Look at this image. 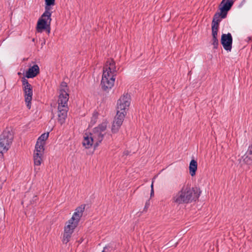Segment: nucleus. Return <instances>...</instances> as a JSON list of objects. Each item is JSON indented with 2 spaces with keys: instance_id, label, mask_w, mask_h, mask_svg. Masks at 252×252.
<instances>
[{
  "instance_id": "f257e3e1",
  "label": "nucleus",
  "mask_w": 252,
  "mask_h": 252,
  "mask_svg": "<svg viewBox=\"0 0 252 252\" xmlns=\"http://www.w3.org/2000/svg\"><path fill=\"white\" fill-rule=\"evenodd\" d=\"M201 191L196 187L191 188L188 185L184 186L172 198L173 203L177 204H189L198 199Z\"/></svg>"
},
{
  "instance_id": "f03ea898",
  "label": "nucleus",
  "mask_w": 252,
  "mask_h": 252,
  "mask_svg": "<svg viewBox=\"0 0 252 252\" xmlns=\"http://www.w3.org/2000/svg\"><path fill=\"white\" fill-rule=\"evenodd\" d=\"M45 11L38 19L36 26V30L38 32H41L46 30L48 33L50 32V24L52 21L50 12V6L55 4V0H45Z\"/></svg>"
},
{
  "instance_id": "7ed1b4c3",
  "label": "nucleus",
  "mask_w": 252,
  "mask_h": 252,
  "mask_svg": "<svg viewBox=\"0 0 252 252\" xmlns=\"http://www.w3.org/2000/svg\"><path fill=\"white\" fill-rule=\"evenodd\" d=\"M69 99V94L63 89L60 90V94L58 100V122L62 125L67 118L68 107L67 105Z\"/></svg>"
},
{
  "instance_id": "20e7f679",
  "label": "nucleus",
  "mask_w": 252,
  "mask_h": 252,
  "mask_svg": "<svg viewBox=\"0 0 252 252\" xmlns=\"http://www.w3.org/2000/svg\"><path fill=\"white\" fill-rule=\"evenodd\" d=\"M14 137L10 127H6L0 135V153L7 152L10 147Z\"/></svg>"
},
{
  "instance_id": "39448f33",
  "label": "nucleus",
  "mask_w": 252,
  "mask_h": 252,
  "mask_svg": "<svg viewBox=\"0 0 252 252\" xmlns=\"http://www.w3.org/2000/svg\"><path fill=\"white\" fill-rule=\"evenodd\" d=\"M107 127V124L103 122L99 125L98 126L94 127L90 135L94 141V148L97 147L103 139L104 133Z\"/></svg>"
},
{
  "instance_id": "423d86ee",
  "label": "nucleus",
  "mask_w": 252,
  "mask_h": 252,
  "mask_svg": "<svg viewBox=\"0 0 252 252\" xmlns=\"http://www.w3.org/2000/svg\"><path fill=\"white\" fill-rule=\"evenodd\" d=\"M22 86L25 94V102L27 103V106L29 109L31 107V101L32 96V87L29 83L28 80L25 77L22 78Z\"/></svg>"
},
{
  "instance_id": "0eeeda50",
  "label": "nucleus",
  "mask_w": 252,
  "mask_h": 252,
  "mask_svg": "<svg viewBox=\"0 0 252 252\" xmlns=\"http://www.w3.org/2000/svg\"><path fill=\"white\" fill-rule=\"evenodd\" d=\"M115 78L109 75L107 72H103L101 81V86L103 90L107 91L114 86Z\"/></svg>"
},
{
  "instance_id": "6e6552de",
  "label": "nucleus",
  "mask_w": 252,
  "mask_h": 252,
  "mask_svg": "<svg viewBox=\"0 0 252 252\" xmlns=\"http://www.w3.org/2000/svg\"><path fill=\"white\" fill-rule=\"evenodd\" d=\"M44 144L36 142L33 155V160L35 165L38 166L41 163L42 156L44 151Z\"/></svg>"
},
{
  "instance_id": "1a4fd4ad",
  "label": "nucleus",
  "mask_w": 252,
  "mask_h": 252,
  "mask_svg": "<svg viewBox=\"0 0 252 252\" xmlns=\"http://www.w3.org/2000/svg\"><path fill=\"white\" fill-rule=\"evenodd\" d=\"M130 95L128 94H124L118 100L117 111L126 112L130 105Z\"/></svg>"
},
{
  "instance_id": "9d476101",
  "label": "nucleus",
  "mask_w": 252,
  "mask_h": 252,
  "mask_svg": "<svg viewBox=\"0 0 252 252\" xmlns=\"http://www.w3.org/2000/svg\"><path fill=\"white\" fill-rule=\"evenodd\" d=\"M231 9L230 4L229 2L226 3L225 5L220 6V12L216 13L213 17V21L220 23L221 19L226 18L228 11Z\"/></svg>"
},
{
  "instance_id": "9b49d317",
  "label": "nucleus",
  "mask_w": 252,
  "mask_h": 252,
  "mask_svg": "<svg viewBox=\"0 0 252 252\" xmlns=\"http://www.w3.org/2000/svg\"><path fill=\"white\" fill-rule=\"evenodd\" d=\"M238 161L242 166L243 164L252 163V144L249 146L247 151L243 156L238 155Z\"/></svg>"
},
{
  "instance_id": "f8f14e48",
  "label": "nucleus",
  "mask_w": 252,
  "mask_h": 252,
  "mask_svg": "<svg viewBox=\"0 0 252 252\" xmlns=\"http://www.w3.org/2000/svg\"><path fill=\"white\" fill-rule=\"evenodd\" d=\"M233 38L230 33L227 34L223 33L221 35L220 42L223 48L226 50L230 51L232 49Z\"/></svg>"
},
{
  "instance_id": "ddd939ff",
  "label": "nucleus",
  "mask_w": 252,
  "mask_h": 252,
  "mask_svg": "<svg viewBox=\"0 0 252 252\" xmlns=\"http://www.w3.org/2000/svg\"><path fill=\"white\" fill-rule=\"evenodd\" d=\"M103 72H107L109 75L115 77L117 75V70L115 65V62L113 59L108 60L103 67Z\"/></svg>"
},
{
  "instance_id": "4468645a",
  "label": "nucleus",
  "mask_w": 252,
  "mask_h": 252,
  "mask_svg": "<svg viewBox=\"0 0 252 252\" xmlns=\"http://www.w3.org/2000/svg\"><path fill=\"white\" fill-rule=\"evenodd\" d=\"M85 205H81V206L78 207L75 209V212L74 213L72 217L69 220L78 224L81 218L83 216V213L85 210Z\"/></svg>"
},
{
  "instance_id": "2eb2a0df",
  "label": "nucleus",
  "mask_w": 252,
  "mask_h": 252,
  "mask_svg": "<svg viewBox=\"0 0 252 252\" xmlns=\"http://www.w3.org/2000/svg\"><path fill=\"white\" fill-rule=\"evenodd\" d=\"M40 72L39 67L37 64H34L30 67L27 71L26 77L28 78H32L36 76Z\"/></svg>"
},
{
  "instance_id": "dca6fc26",
  "label": "nucleus",
  "mask_w": 252,
  "mask_h": 252,
  "mask_svg": "<svg viewBox=\"0 0 252 252\" xmlns=\"http://www.w3.org/2000/svg\"><path fill=\"white\" fill-rule=\"evenodd\" d=\"M66 224V225L64 226L63 233L70 235H72V234L74 232V229L78 225L72 221H71L69 220H68Z\"/></svg>"
},
{
  "instance_id": "f3484780",
  "label": "nucleus",
  "mask_w": 252,
  "mask_h": 252,
  "mask_svg": "<svg viewBox=\"0 0 252 252\" xmlns=\"http://www.w3.org/2000/svg\"><path fill=\"white\" fill-rule=\"evenodd\" d=\"M82 144L86 148L89 149L94 145V141L90 134H85Z\"/></svg>"
},
{
  "instance_id": "a211bd4d",
  "label": "nucleus",
  "mask_w": 252,
  "mask_h": 252,
  "mask_svg": "<svg viewBox=\"0 0 252 252\" xmlns=\"http://www.w3.org/2000/svg\"><path fill=\"white\" fill-rule=\"evenodd\" d=\"M197 168V163L194 159H192L189 163V173L191 176L195 175Z\"/></svg>"
},
{
  "instance_id": "6ab92c4d",
  "label": "nucleus",
  "mask_w": 252,
  "mask_h": 252,
  "mask_svg": "<svg viewBox=\"0 0 252 252\" xmlns=\"http://www.w3.org/2000/svg\"><path fill=\"white\" fill-rule=\"evenodd\" d=\"M49 133H44L42 134L37 139V142L45 144V141L48 138Z\"/></svg>"
},
{
  "instance_id": "aec40b11",
  "label": "nucleus",
  "mask_w": 252,
  "mask_h": 252,
  "mask_svg": "<svg viewBox=\"0 0 252 252\" xmlns=\"http://www.w3.org/2000/svg\"><path fill=\"white\" fill-rule=\"evenodd\" d=\"M126 115V112L122 111H120V112H119L118 111H117V114L115 118L123 121Z\"/></svg>"
},
{
  "instance_id": "412c9836",
  "label": "nucleus",
  "mask_w": 252,
  "mask_h": 252,
  "mask_svg": "<svg viewBox=\"0 0 252 252\" xmlns=\"http://www.w3.org/2000/svg\"><path fill=\"white\" fill-rule=\"evenodd\" d=\"M72 235L63 233L62 241L64 244H67L70 240Z\"/></svg>"
},
{
  "instance_id": "4be33fe9",
  "label": "nucleus",
  "mask_w": 252,
  "mask_h": 252,
  "mask_svg": "<svg viewBox=\"0 0 252 252\" xmlns=\"http://www.w3.org/2000/svg\"><path fill=\"white\" fill-rule=\"evenodd\" d=\"M114 250L115 248L110 245H108L104 248L102 252H111L112 251H113Z\"/></svg>"
},
{
  "instance_id": "5701e85b",
  "label": "nucleus",
  "mask_w": 252,
  "mask_h": 252,
  "mask_svg": "<svg viewBox=\"0 0 252 252\" xmlns=\"http://www.w3.org/2000/svg\"><path fill=\"white\" fill-rule=\"evenodd\" d=\"M212 44L214 46V48L217 49L219 46V40L218 37L212 38Z\"/></svg>"
},
{
  "instance_id": "b1692460",
  "label": "nucleus",
  "mask_w": 252,
  "mask_h": 252,
  "mask_svg": "<svg viewBox=\"0 0 252 252\" xmlns=\"http://www.w3.org/2000/svg\"><path fill=\"white\" fill-rule=\"evenodd\" d=\"M121 126H118V125H116V124L113 123L111 131L112 133H115L117 132L120 128Z\"/></svg>"
},
{
  "instance_id": "393cba45",
  "label": "nucleus",
  "mask_w": 252,
  "mask_h": 252,
  "mask_svg": "<svg viewBox=\"0 0 252 252\" xmlns=\"http://www.w3.org/2000/svg\"><path fill=\"white\" fill-rule=\"evenodd\" d=\"M229 2L230 4L231 7L234 3L233 0H222L220 4V6L225 5L226 3Z\"/></svg>"
},
{
  "instance_id": "a878e982",
  "label": "nucleus",
  "mask_w": 252,
  "mask_h": 252,
  "mask_svg": "<svg viewBox=\"0 0 252 252\" xmlns=\"http://www.w3.org/2000/svg\"><path fill=\"white\" fill-rule=\"evenodd\" d=\"M219 23L217 22H215V21H212V30H218L219 27Z\"/></svg>"
},
{
  "instance_id": "bb28decb",
  "label": "nucleus",
  "mask_w": 252,
  "mask_h": 252,
  "mask_svg": "<svg viewBox=\"0 0 252 252\" xmlns=\"http://www.w3.org/2000/svg\"><path fill=\"white\" fill-rule=\"evenodd\" d=\"M218 30H212V38L218 37Z\"/></svg>"
},
{
  "instance_id": "cd10ccee",
  "label": "nucleus",
  "mask_w": 252,
  "mask_h": 252,
  "mask_svg": "<svg viewBox=\"0 0 252 252\" xmlns=\"http://www.w3.org/2000/svg\"><path fill=\"white\" fill-rule=\"evenodd\" d=\"M123 122V121H121L115 118V120L113 122V123L116 124V125H118V126H121L122 125Z\"/></svg>"
},
{
  "instance_id": "c85d7f7f",
  "label": "nucleus",
  "mask_w": 252,
  "mask_h": 252,
  "mask_svg": "<svg viewBox=\"0 0 252 252\" xmlns=\"http://www.w3.org/2000/svg\"><path fill=\"white\" fill-rule=\"evenodd\" d=\"M38 199L37 196L36 195H35L33 197V198L32 200L31 201V204H34L36 203V201Z\"/></svg>"
},
{
  "instance_id": "c756f323",
  "label": "nucleus",
  "mask_w": 252,
  "mask_h": 252,
  "mask_svg": "<svg viewBox=\"0 0 252 252\" xmlns=\"http://www.w3.org/2000/svg\"><path fill=\"white\" fill-rule=\"evenodd\" d=\"M154 195V189H151V194H150V196L151 197H152V196H153Z\"/></svg>"
},
{
  "instance_id": "7c9ffc66",
  "label": "nucleus",
  "mask_w": 252,
  "mask_h": 252,
  "mask_svg": "<svg viewBox=\"0 0 252 252\" xmlns=\"http://www.w3.org/2000/svg\"><path fill=\"white\" fill-rule=\"evenodd\" d=\"M149 201H147L146 203V205H145V209L147 208L149 206Z\"/></svg>"
},
{
  "instance_id": "2f4dec72",
  "label": "nucleus",
  "mask_w": 252,
  "mask_h": 252,
  "mask_svg": "<svg viewBox=\"0 0 252 252\" xmlns=\"http://www.w3.org/2000/svg\"><path fill=\"white\" fill-rule=\"evenodd\" d=\"M166 246H167V248L172 247V245H171V244L170 242H169L168 244H167Z\"/></svg>"
},
{
  "instance_id": "473e14b6",
  "label": "nucleus",
  "mask_w": 252,
  "mask_h": 252,
  "mask_svg": "<svg viewBox=\"0 0 252 252\" xmlns=\"http://www.w3.org/2000/svg\"><path fill=\"white\" fill-rule=\"evenodd\" d=\"M153 181H152V183L151 184V189H154V187H153Z\"/></svg>"
},
{
  "instance_id": "72a5a7b5",
  "label": "nucleus",
  "mask_w": 252,
  "mask_h": 252,
  "mask_svg": "<svg viewBox=\"0 0 252 252\" xmlns=\"http://www.w3.org/2000/svg\"><path fill=\"white\" fill-rule=\"evenodd\" d=\"M63 84H64V86L65 87L67 86L66 83L63 82Z\"/></svg>"
},
{
  "instance_id": "f704fd0d",
  "label": "nucleus",
  "mask_w": 252,
  "mask_h": 252,
  "mask_svg": "<svg viewBox=\"0 0 252 252\" xmlns=\"http://www.w3.org/2000/svg\"><path fill=\"white\" fill-rule=\"evenodd\" d=\"M52 115H53V117H52V118L54 117V114H53V112H52Z\"/></svg>"
},
{
  "instance_id": "c9c22d12",
  "label": "nucleus",
  "mask_w": 252,
  "mask_h": 252,
  "mask_svg": "<svg viewBox=\"0 0 252 252\" xmlns=\"http://www.w3.org/2000/svg\"><path fill=\"white\" fill-rule=\"evenodd\" d=\"M177 244H178V243H177H177H176L175 245V247H176V246L177 245Z\"/></svg>"
}]
</instances>
